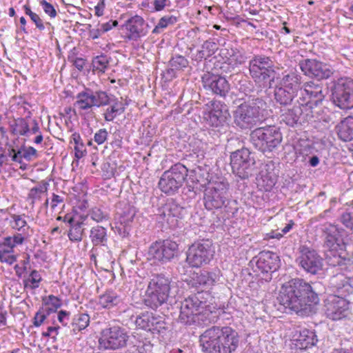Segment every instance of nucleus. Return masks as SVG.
<instances>
[{"label": "nucleus", "instance_id": "nucleus-40", "mask_svg": "<svg viewBox=\"0 0 353 353\" xmlns=\"http://www.w3.org/2000/svg\"><path fill=\"white\" fill-rule=\"evenodd\" d=\"M83 223L82 221H74L70 224L68 236L69 239L74 242H80L82 240L83 230L81 229Z\"/></svg>", "mask_w": 353, "mask_h": 353}, {"label": "nucleus", "instance_id": "nucleus-43", "mask_svg": "<svg viewBox=\"0 0 353 353\" xmlns=\"http://www.w3.org/2000/svg\"><path fill=\"white\" fill-rule=\"evenodd\" d=\"M194 170H189V180H191L192 184L188 183L186 187L184 188V193L185 194H189V196L194 197L195 195L200 191H201V185L199 183V180L194 181V179L192 178V174L194 173Z\"/></svg>", "mask_w": 353, "mask_h": 353}, {"label": "nucleus", "instance_id": "nucleus-6", "mask_svg": "<svg viewBox=\"0 0 353 353\" xmlns=\"http://www.w3.org/2000/svg\"><path fill=\"white\" fill-rule=\"evenodd\" d=\"M171 279L163 274H157L150 279L143 299L144 304L156 310L171 296Z\"/></svg>", "mask_w": 353, "mask_h": 353}, {"label": "nucleus", "instance_id": "nucleus-30", "mask_svg": "<svg viewBox=\"0 0 353 353\" xmlns=\"http://www.w3.org/2000/svg\"><path fill=\"white\" fill-rule=\"evenodd\" d=\"M220 314V311L215 307L207 305L206 302L203 301V308L200 310L199 324L198 326L207 325L210 323H214L217 321Z\"/></svg>", "mask_w": 353, "mask_h": 353}, {"label": "nucleus", "instance_id": "nucleus-11", "mask_svg": "<svg viewBox=\"0 0 353 353\" xmlns=\"http://www.w3.org/2000/svg\"><path fill=\"white\" fill-rule=\"evenodd\" d=\"M214 253V248L211 240H199L189 246L186 252L185 261L191 268H201L210 263Z\"/></svg>", "mask_w": 353, "mask_h": 353}, {"label": "nucleus", "instance_id": "nucleus-61", "mask_svg": "<svg viewBox=\"0 0 353 353\" xmlns=\"http://www.w3.org/2000/svg\"><path fill=\"white\" fill-rule=\"evenodd\" d=\"M40 5L42 6L45 13L50 16L51 18H54L57 16V12L52 4L48 3L46 0H41L40 1Z\"/></svg>", "mask_w": 353, "mask_h": 353}, {"label": "nucleus", "instance_id": "nucleus-31", "mask_svg": "<svg viewBox=\"0 0 353 353\" xmlns=\"http://www.w3.org/2000/svg\"><path fill=\"white\" fill-rule=\"evenodd\" d=\"M294 91L286 89L279 85L274 88V97L275 101L283 106H288L292 104L293 99L297 96Z\"/></svg>", "mask_w": 353, "mask_h": 353}, {"label": "nucleus", "instance_id": "nucleus-46", "mask_svg": "<svg viewBox=\"0 0 353 353\" xmlns=\"http://www.w3.org/2000/svg\"><path fill=\"white\" fill-rule=\"evenodd\" d=\"M260 185H262L265 191H269L276 183V178L272 173L263 174V172L260 173V178L258 179Z\"/></svg>", "mask_w": 353, "mask_h": 353}, {"label": "nucleus", "instance_id": "nucleus-48", "mask_svg": "<svg viewBox=\"0 0 353 353\" xmlns=\"http://www.w3.org/2000/svg\"><path fill=\"white\" fill-rule=\"evenodd\" d=\"M158 321L156 323L154 328H152V330L151 332L153 334H157L161 337L164 338L167 336L168 333L170 330V327L169 324L165 322V318L163 316H161L159 319H158Z\"/></svg>", "mask_w": 353, "mask_h": 353}, {"label": "nucleus", "instance_id": "nucleus-7", "mask_svg": "<svg viewBox=\"0 0 353 353\" xmlns=\"http://www.w3.org/2000/svg\"><path fill=\"white\" fill-rule=\"evenodd\" d=\"M282 134L280 129L275 126L258 128L250 134V141L254 148L263 153L272 152L281 144Z\"/></svg>", "mask_w": 353, "mask_h": 353}, {"label": "nucleus", "instance_id": "nucleus-28", "mask_svg": "<svg viewBox=\"0 0 353 353\" xmlns=\"http://www.w3.org/2000/svg\"><path fill=\"white\" fill-rule=\"evenodd\" d=\"M105 110L103 114L105 121H112L117 115H120L125 112V105L122 101L114 95L110 94V104Z\"/></svg>", "mask_w": 353, "mask_h": 353}, {"label": "nucleus", "instance_id": "nucleus-36", "mask_svg": "<svg viewBox=\"0 0 353 353\" xmlns=\"http://www.w3.org/2000/svg\"><path fill=\"white\" fill-rule=\"evenodd\" d=\"M90 101L92 108H100L110 104V94L101 90H94L90 88Z\"/></svg>", "mask_w": 353, "mask_h": 353}, {"label": "nucleus", "instance_id": "nucleus-26", "mask_svg": "<svg viewBox=\"0 0 353 353\" xmlns=\"http://www.w3.org/2000/svg\"><path fill=\"white\" fill-rule=\"evenodd\" d=\"M125 28L130 32L128 38L131 40L137 41L141 37L145 36L148 33L149 25L145 23L144 19L135 15L126 21Z\"/></svg>", "mask_w": 353, "mask_h": 353}, {"label": "nucleus", "instance_id": "nucleus-53", "mask_svg": "<svg viewBox=\"0 0 353 353\" xmlns=\"http://www.w3.org/2000/svg\"><path fill=\"white\" fill-rule=\"evenodd\" d=\"M339 221L347 229L353 231V210L343 212L340 215Z\"/></svg>", "mask_w": 353, "mask_h": 353}, {"label": "nucleus", "instance_id": "nucleus-32", "mask_svg": "<svg viewBox=\"0 0 353 353\" xmlns=\"http://www.w3.org/2000/svg\"><path fill=\"white\" fill-rule=\"evenodd\" d=\"M339 138L345 142L353 140V116H349L336 126Z\"/></svg>", "mask_w": 353, "mask_h": 353}, {"label": "nucleus", "instance_id": "nucleus-63", "mask_svg": "<svg viewBox=\"0 0 353 353\" xmlns=\"http://www.w3.org/2000/svg\"><path fill=\"white\" fill-rule=\"evenodd\" d=\"M108 136V132L106 129L101 128L95 133L94 140L98 145H101L107 140Z\"/></svg>", "mask_w": 353, "mask_h": 353}, {"label": "nucleus", "instance_id": "nucleus-25", "mask_svg": "<svg viewBox=\"0 0 353 353\" xmlns=\"http://www.w3.org/2000/svg\"><path fill=\"white\" fill-rule=\"evenodd\" d=\"M219 271L201 270L194 272L188 282L192 288H201V292L210 289L219 279Z\"/></svg>", "mask_w": 353, "mask_h": 353}, {"label": "nucleus", "instance_id": "nucleus-3", "mask_svg": "<svg viewBox=\"0 0 353 353\" xmlns=\"http://www.w3.org/2000/svg\"><path fill=\"white\" fill-rule=\"evenodd\" d=\"M325 241V256L330 266L342 267L350 265L352 262L350 253L346 252V245L343 237L345 231L336 225H325L322 229Z\"/></svg>", "mask_w": 353, "mask_h": 353}, {"label": "nucleus", "instance_id": "nucleus-37", "mask_svg": "<svg viewBox=\"0 0 353 353\" xmlns=\"http://www.w3.org/2000/svg\"><path fill=\"white\" fill-rule=\"evenodd\" d=\"M121 301L117 292L110 290L99 296V303L104 308H111L119 305Z\"/></svg>", "mask_w": 353, "mask_h": 353}, {"label": "nucleus", "instance_id": "nucleus-50", "mask_svg": "<svg viewBox=\"0 0 353 353\" xmlns=\"http://www.w3.org/2000/svg\"><path fill=\"white\" fill-rule=\"evenodd\" d=\"M47 185L48 183H44L42 185L34 187L30 190L28 199L31 200L30 205L33 206L36 201L41 199V194L47 191Z\"/></svg>", "mask_w": 353, "mask_h": 353}, {"label": "nucleus", "instance_id": "nucleus-52", "mask_svg": "<svg viewBox=\"0 0 353 353\" xmlns=\"http://www.w3.org/2000/svg\"><path fill=\"white\" fill-rule=\"evenodd\" d=\"M23 140V142L22 144V150L24 151V152H23L22 156L23 157V159L29 162L37 159L39 156L37 150L32 146H26V139L24 138Z\"/></svg>", "mask_w": 353, "mask_h": 353}, {"label": "nucleus", "instance_id": "nucleus-22", "mask_svg": "<svg viewBox=\"0 0 353 353\" xmlns=\"http://www.w3.org/2000/svg\"><path fill=\"white\" fill-rule=\"evenodd\" d=\"M325 312L327 318L338 321L347 314L348 302L339 296L330 294L325 300Z\"/></svg>", "mask_w": 353, "mask_h": 353}, {"label": "nucleus", "instance_id": "nucleus-44", "mask_svg": "<svg viewBox=\"0 0 353 353\" xmlns=\"http://www.w3.org/2000/svg\"><path fill=\"white\" fill-rule=\"evenodd\" d=\"M109 64V59L106 55L101 54L94 57L92 62L93 71L97 70L104 72Z\"/></svg>", "mask_w": 353, "mask_h": 353}, {"label": "nucleus", "instance_id": "nucleus-64", "mask_svg": "<svg viewBox=\"0 0 353 353\" xmlns=\"http://www.w3.org/2000/svg\"><path fill=\"white\" fill-rule=\"evenodd\" d=\"M239 90L241 92L244 93H247L248 92L252 91L253 88V85L251 81L248 80L247 79H240L239 81Z\"/></svg>", "mask_w": 353, "mask_h": 353}, {"label": "nucleus", "instance_id": "nucleus-8", "mask_svg": "<svg viewBox=\"0 0 353 353\" xmlns=\"http://www.w3.org/2000/svg\"><path fill=\"white\" fill-rule=\"evenodd\" d=\"M188 172L189 169L186 165L181 163H175L162 174L158 183L159 188L167 195L175 194L183 186Z\"/></svg>", "mask_w": 353, "mask_h": 353}, {"label": "nucleus", "instance_id": "nucleus-47", "mask_svg": "<svg viewBox=\"0 0 353 353\" xmlns=\"http://www.w3.org/2000/svg\"><path fill=\"white\" fill-rule=\"evenodd\" d=\"M170 4V0H152L150 2H143L142 6L147 7L151 12H160Z\"/></svg>", "mask_w": 353, "mask_h": 353}, {"label": "nucleus", "instance_id": "nucleus-15", "mask_svg": "<svg viewBox=\"0 0 353 353\" xmlns=\"http://www.w3.org/2000/svg\"><path fill=\"white\" fill-rule=\"evenodd\" d=\"M179 254V245L171 239L152 243L148 251V259L162 264L170 262Z\"/></svg>", "mask_w": 353, "mask_h": 353}, {"label": "nucleus", "instance_id": "nucleus-51", "mask_svg": "<svg viewBox=\"0 0 353 353\" xmlns=\"http://www.w3.org/2000/svg\"><path fill=\"white\" fill-rule=\"evenodd\" d=\"M231 50L232 54H230V57L227 59L230 64H232L236 68L245 62L246 57L241 52L233 49Z\"/></svg>", "mask_w": 353, "mask_h": 353}, {"label": "nucleus", "instance_id": "nucleus-35", "mask_svg": "<svg viewBox=\"0 0 353 353\" xmlns=\"http://www.w3.org/2000/svg\"><path fill=\"white\" fill-rule=\"evenodd\" d=\"M90 96V88H85L79 92L76 96V101L74 105L80 110L86 111L92 108Z\"/></svg>", "mask_w": 353, "mask_h": 353}, {"label": "nucleus", "instance_id": "nucleus-59", "mask_svg": "<svg viewBox=\"0 0 353 353\" xmlns=\"http://www.w3.org/2000/svg\"><path fill=\"white\" fill-rule=\"evenodd\" d=\"M14 246L10 236L5 237L3 241L0 243V254H12L14 252Z\"/></svg>", "mask_w": 353, "mask_h": 353}, {"label": "nucleus", "instance_id": "nucleus-45", "mask_svg": "<svg viewBox=\"0 0 353 353\" xmlns=\"http://www.w3.org/2000/svg\"><path fill=\"white\" fill-rule=\"evenodd\" d=\"M72 139L75 144L74 145V155L77 159H80L86 153V150L84 148V144L81 137L79 133L74 132L72 135Z\"/></svg>", "mask_w": 353, "mask_h": 353}, {"label": "nucleus", "instance_id": "nucleus-42", "mask_svg": "<svg viewBox=\"0 0 353 353\" xmlns=\"http://www.w3.org/2000/svg\"><path fill=\"white\" fill-rule=\"evenodd\" d=\"M44 305L45 307H43V309L45 310V312L47 313V314H50L56 312L57 310L61 307L62 301L59 298L54 295H49L48 299L44 300Z\"/></svg>", "mask_w": 353, "mask_h": 353}, {"label": "nucleus", "instance_id": "nucleus-58", "mask_svg": "<svg viewBox=\"0 0 353 353\" xmlns=\"http://www.w3.org/2000/svg\"><path fill=\"white\" fill-rule=\"evenodd\" d=\"M89 215L90 216L92 220L95 221L97 223L103 222V221H107L109 219L108 214L105 213L98 208H92Z\"/></svg>", "mask_w": 353, "mask_h": 353}, {"label": "nucleus", "instance_id": "nucleus-55", "mask_svg": "<svg viewBox=\"0 0 353 353\" xmlns=\"http://www.w3.org/2000/svg\"><path fill=\"white\" fill-rule=\"evenodd\" d=\"M23 8L25 13L30 17L31 20L34 23L36 27L40 30H43L45 29V26L39 16L37 14L33 12L31 10L30 7L27 4L23 6Z\"/></svg>", "mask_w": 353, "mask_h": 353}, {"label": "nucleus", "instance_id": "nucleus-2", "mask_svg": "<svg viewBox=\"0 0 353 353\" xmlns=\"http://www.w3.org/2000/svg\"><path fill=\"white\" fill-rule=\"evenodd\" d=\"M203 353H234L240 344L238 332L229 326H212L200 336Z\"/></svg>", "mask_w": 353, "mask_h": 353}, {"label": "nucleus", "instance_id": "nucleus-39", "mask_svg": "<svg viewBox=\"0 0 353 353\" xmlns=\"http://www.w3.org/2000/svg\"><path fill=\"white\" fill-rule=\"evenodd\" d=\"M171 68L167 70V74L174 76V70H180L188 65V61L185 57L175 55L169 61Z\"/></svg>", "mask_w": 353, "mask_h": 353}, {"label": "nucleus", "instance_id": "nucleus-12", "mask_svg": "<svg viewBox=\"0 0 353 353\" xmlns=\"http://www.w3.org/2000/svg\"><path fill=\"white\" fill-rule=\"evenodd\" d=\"M251 263H255L253 271L262 280L269 282L272 279V274L281 266L279 256L271 251H261L254 256Z\"/></svg>", "mask_w": 353, "mask_h": 353}, {"label": "nucleus", "instance_id": "nucleus-21", "mask_svg": "<svg viewBox=\"0 0 353 353\" xmlns=\"http://www.w3.org/2000/svg\"><path fill=\"white\" fill-rule=\"evenodd\" d=\"M304 91L307 100L305 101V97L300 98L305 112L312 111V109L322 105L325 94L323 91V86L314 81H308L304 83Z\"/></svg>", "mask_w": 353, "mask_h": 353}, {"label": "nucleus", "instance_id": "nucleus-56", "mask_svg": "<svg viewBox=\"0 0 353 353\" xmlns=\"http://www.w3.org/2000/svg\"><path fill=\"white\" fill-rule=\"evenodd\" d=\"M135 216V210L132 208H128L119 216V221L121 225L128 226L130 223L133 221Z\"/></svg>", "mask_w": 353, "mask_h": 353}, {"label": "nucleus", "instance_id": "nucleus-5", "mask_svg": "<svg viewBox=\"0 0 353 353\" xmlns=\"http://www.w3.org/2000/svg\"><path fill=\"white\" fill-rule=\"evenodd\" d=\"M249 72L254 82L260 88H270L274 83L276 71L270 57L254 55L249 61Z\"/></svg>", "mask_w": 353, "mask_h": 353}, {"label": "nucleus", "instance_id": "nucleus-54", "mask_svg": "<svg viewBox=\"0 0 353 353\" xmlns=\"http://www.w3.org/2000/svg\"><path fill=\"white\" fill-rule=\"evenodd\" d=\"M150 312H146L141 313L136 317L135 324L138 327L145 330H148L150 326Z\"/></svg>", "mask_w": 353, "mask_h": 353}, {"label": "nucleus", "instance_id": "nucleus-20", "mask_svg": "<svg viewBox=\"0 0 353 353\" xmlns=\"http://www.w3.org/2000/svg\"><path fill=\"white\" fill-rule=\"evenodd\" d=\"M312 111L305 112L301 101L297 100L292 108L281 115V122L289 127L296 128L313 117Z\"/></svg>", "mask_w": 353, "mask_h": 353}, {"label": "nucleus", "instance_id": "nucleus-16", "mask_svg": "<svg viewBox=\"0 0 353 353\" xmlns=\"http://www.w3.org/2000/svg\"><path fill=\"white\" fill-rule=\"evenodd\" d=\"M199 294H192L180 303L179 321L185 325L199 324L200 310L203 308V301L200 300Z\"/></svg>", "mask_w": 353, "mask_h": 353}, {"label": "nucleus", "instance_id": "nucleus-18", "mask_svg": "<svg viewBox=\"0 0 353 353\" xmlns=\"http://www.w3.org/2000/svg\"><path fill=\"white\" fill-rule=\"evenodd\" d=\"M299 65L305 76L318 81L327 79L334 73L331 66L316 59H303L299 62Z\"/></svg>", "mask_w": 353, "mask_h": 353}, {"label": "nucleus", "instance_id": "nucleus-1", "mask_svg": "<svg viewBox=\"0 0 353 353\" xmlns=\"http://www.w3.org/2000/svg\"><path fill=\"white\" fill-rule=\"evenodd\" d=\"M326 292L321 282L308 283L302 279H292L284 283L277 297L279 310L286 313L292 312L301 316H310L314 307L319 303Z\"/></svg>", "mask_w": 353, "mask_h": 353}, {"label": "nucleus", "instance_id": "nucleus-41", "mask_svg": "<svg viewBox=\"0 0 353 353\" xmlns=\"http://www.w3.org/2000/svg\"><path fill=\"white\" fill-rule=\"evenodd\" d=\"M178 21L176 17L173 15H165L162 17L152 30L153 34H159L163 30L165 29L169 26L175 24Z\"/></svg>", "mask_w": 353, "mask_h": 353}, {"label": "nucleus", "instance_id": "nucleus-57", "mask_svg": "<svg viewBox=\"0 0 353 353\" xmlns=\"http://www.w3.org/2000/svg\"><path fill=\"white\" fill-rule=\"evenodd\" d=\"M23 152H24V151L22 150V145L18 148L10 146L8 149V156L11 158L12 161L17 163H21V161L24 159L23 157L22 156Z\"/></svg>", "mask_w": 353, "mask_h": 353}, {"label": "nucleus", "instance_id": "nucleus-24", "mask_svg": "<svg viewBox=\"0 0 353 353\" xmlns=\"http://www.w3.org/2000/svg\"><path fill=\"white\" fill-rule=\"evenodd\" d=\"M18 117L9 122L10 132L13 136L28 137L39 132V123L36 119Z\"/></svg>", "mask_w": 353, "mask_h": 353}, {"label": "nucleus", "instance_id": "nucleus-49", "mask_svg": "<svg viewBox=\"0 0 353 353\" xmlns=\"http://www.w3.org/2000/svg\"><path fill=\"white\" fill-rule=\"evenodd\" d=\"M23 216L24 215H12L11 217L13 220L10 223L13 229L22 231L23 233H25L26 231L29 229V226H28L27 222L24 219Z\"/></svg>", "mask_w": 353, "mask_h": 353}, {"label": "nucleus", "instance_id": "nucleus-23", "mask_svg": "<svg viewBox=\"0 0 353 353\" xmlns=\"http://www.w3.org/2000/svg\"><path fill=\"white\" fill-rule=\"evenodd\" d=\"M186 210L176 199H168L166 203L163 205L160 216L163 221L170 225L176 227L178 224V220L183 218Z\"/></svg>", "mask_w": 353, "mask_h": 353}, {"label": "nucleus", "instance_id": "nucleus-17", "mask_svg": "<svg viewBox=\"0 0 353 353\" xmlns=\"http://www.w3.org/2000/svg\"><path fill=\"white\" fill-rule=\"evenodd\" d=\"M296 263L305 272L310 275H316L323 269V259L313 248L307 245L299 248V256Z\"/></svg>", "mask_w": 353, "mask_h": 353}, {"label": "nucleus", "instance_id": "nucleus-34", "mask_svg": "<svg viewBox=\"0 0 353 353\" xmlns=\"http://www.w3.org/2000/svg\"><path fill=\"white\" fill-rule=\"evenodd\" d=\"M297 343L302 349H307L316 345L319 340L314 330H303L296 339Z\"/></svg>", "mask_w": 353, "mask_h": 353}, {"label": "nucleus", "instance_id": "nucleus-29", "mask_svg": "<svg viewBox=\"0 0 353 353\" xmlns=\"http://www.w3.org/2000/svg\"><path fill=\"white\" fill-rule=\"evenodd\" d=\"M230 114L228 111H220L217 113H208L207 121L210 126L215 128L218 132L226 130L227 121Z\"/></svg>", "mask_w": 353, "mask_h": 353}, {"label": "nucleus", "instance_id": "nucleus-60", "mask_svg": "<svg viewBox=\"0 0 353 353\" xmlns=\"http://www.w3.org/2000/svg\"><path fill=\"white\" fill-rule=\"evenodd\" d=\"M210 108L208 113H217L220 111H228L227 105L219 101L212 100L208 103Z\"/></svg>", "mask_w": 353, "mask_h": 353}, {"label": "nucleus", "instance_id": "nucleus-27", "mask_svg": "<svg viewBox=\"0 0 353 353\" xmlns=\"http://www.w3.org/2000/svg\"><path fill=\"white\" fill-rule=\"evenodd\" d=\"M279 85L298 93L301 90V77L295 71L284 72Z\"/></svg>", "mask_w": 353, "mask_h": 353}, {"label": "nucleus", "instance_id": "nucleus-9", "mask_svg": "<svg viewBox=\"0 0 353 353\" xmlns=\"http://www.w3.org/2000/svg\"><path fill=\"white\" fill-rule=\"evenodd\" d=\"M333 103L343 110L353 108V79L341 77L327 83Z\"/></svg>", "mask_w": 353, "mask_h": 353}, {"label": "nucleus", "instance_id": "nucleus-33", "mask_svg": "<svg viewBox=\"0 0 353 353\" xmlns=\"http://www.w3.org/2000/svg\"><path fill=\"white\" fill-rule=\"evenodd\" d=\"M90 239L93 247L106 246L108 242L107 229L101 225L92 227L90 232ZM94 248L92 249L93 252Z\"/></svg>", "mask_w": 353, "mask_h": 353}, {"label": "nucleus", "instance_id": "nucleus-4", "mask_svg": "<svg viewBox=\"0 0 353 353\" xmlns=\"http://www.w3.org/2000/svg\"><path fill=\"white\" fill-rule=\"evenodd\" d=\"M265 108V100L261 97L250 96L247 101L238 105L233 112L234 125L243 130H251L261 121V112Z\"/></svg>", "mask_w": 353, "mask_h": 353}, {"label": "nucleus", "instance_id": "nucleus-62", "mask_svg": "<svg viewBox=\"0 0 353 353\" xmlns=\"http://www.w3.org/2000/svg\"><path fill=\"white\" fill-rule=\"evenodd\" d=\"M49 315L50 314H47V313L45 312L43 307L40 308L39 311L35 314L33 319L34 325L35 327H39Z\"/></svg>", "mask_w": 353, "mask_h": 353}, {"label": "nucleus", "instance_id": "nucleus-14", "mask_svg": "<svg viewBox=\"0 0 353 353\" xmlns=\"http://www.w3.org/2000/svg\"><path fill=\"white\" fill-rule=\"evenodd\" d=\"M129 339L130 335L125 328L109 325L101 332L99 347L104 350H119L127 346Z\"/></svg>", "mask_w": 353, "mask_h": 353}, {"label": "nucleus", "instance_id": "nucleus-13", "mask_svg": "<svg viewBox=\"0 0 353 353\" xmlns=\"http://www.w3.org/2000/svg\"><path fill=\"white\" fill-rule=\"evenodd\" d=\"M229 183L225 181L210 183L204 191V205L208 210H219L229 203Z\"/></svg>", "mask_w": 353, "mask_h": 353}, {"label": "nucleus", "instance_id": "nucleus-10", "mask_svg": "<svg viewBox=\"0 0 353 353\" xmlns=\"http://www.w3.org/2000/svg\"><path fill=\"white\" fill-rule=\"evenodd\" d=\"M230 165L238 177L248 179L255 174L257 168L255 154L246 148L236 150L230 154Z\"/></svg>", "mask_w": 353, "mask_h": 353}, {"label": "nucleus", "instance_id": "nucleus-19", "mask_svg": "<svg viewBox=\"0 0 353 353\" xmlns=\"http://www.w3.org/2000/svg\"><path fill=\"white\" fill-rule=\"evenodd\" d=\"M203 88L212 94L225 99L230 90V84L224 76L207 72L201 77Z\"/></svg>", "mask_w": 353, "mask_h": 353}, {"label": "nucleus", "instance_id": "nucleus-38", "mask_svg": "<svg viewBox=\"0 0 353 353\" xmlns=\"http://www.w3.org/2000/svg\"><path fill=\"white\" fill-rule=\"evenodd\" d=\"M90 316L85 313L74 315L71 323L72 330L76 332L85 330L90 324Z\"/></svg>", "mask_w": 353, "mask_h": 353}]
</instances>
